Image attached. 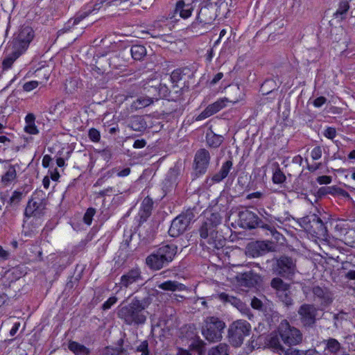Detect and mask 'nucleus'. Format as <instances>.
Wrapping results in <instances>:
<instances>
[{"label":"nucleus","instance_id":"f257e3e1","mask_svg":"<svg viewBox=\"0 0 355 355\" xmlns=\"http://www.w3.org/2000/svg\"><path fill=\"white\" fill-rule=\"evenodd\" d=\"M146 296L141 298L135 297L132 302L122 306L118 311V316L128 325H139L145 323L146 320V311L145 309L150 305L152 301L150 295L146 288H144Z\"/></svg>","mask_w":355,"mask_h":355},{"label":"nucleus","instance_id":"f03ea898","mask_svg":"<svg viewBox=\"0 0 355 355\" xmlns=\"http://www.w3.org/2000/svg\"><path fill=\"white\" fill-rule=\"evenodd\" d=\"M303 340L301 331L292 326L286 320H282L277 327V330L272 331L268 338L270 348L287 346L293 347L300 345Z\"/></svg>","mask_w":355,"mask_h":355},{"label":"nucleus","instance_id":"7ed1b4c3","mask_svg":"<svg viewBox=\"0 0 355 355\" xmlns=\"http://www.w3.org/2000/svg\"><path fill=\"white\" fill-rule=\"evenodd\" d=\"M178 248L174 244H162L146 258L148 268L157 271L167 267L177 254Z\"/></svg>","mask_w":355,"mask_h":355},{"label":"nucleus","instance_id":"20e7f679","mask_svg":"<svg viewBox=\"0 0 355 355\" xmlns=\"http://www.w3.org/2000/svg\"><path fill=\"white\" fill-rule=\"evenodd\" d=\"M225 327V322L223 320L216 316H209L202 322L201 333L209 343H218L222 340Z\"/></svg>","mask_w":355,"mask_h":355},{"label":"nucleus","instance_id":"39448f33","mask_svg":"<svg viewBox=\"0 0 355 355\" xmlns=\"http://www.w3.org/2000/svg\"><path fill=\"white\" fill-rule=\"evenodd\" d=\"M193 76V72L188 67L179 68L172 71L169 78L172 88L175 89V96L173 97L174 101L182 99L183 94L189 90V79Z\"/></svg>","mask_w":355,"mask_h":355},{"label":"nucleus","instance_id":"423d86ee","mask_svg":"<svg viewBox=\"0 0 355 355\" xmlns=\"http://www.w3.org/2000/svg\"><path fill=\"white\" fill-rule=\"evenodd\" d=\"M230 91L232 93L230 98H220L214 103L209 105L197 117V121L205 119L211 115L217 113L226 107L227 103L230 102L233 104L238 103L242 99L240 87L238 85L232 86Z\"/></svg>","mask_w":355,"mask_h":355},{"label":"nucleus","instance_id":"0eeeda50","mask_svg":"<svg viewBox=\"0 0 355 355\" xmlns=\"http://www.w3.org/2000/svg\"><path fill=\"white\" fill-rule=\"evenodd\" d=\"M239 217L242 227L249 229H254L259 227H261L268 230L270 235L274 236L277 240H278L279 237L281 236L273 226L265 223L256 214L248 209L239 211Z\"/></svg>","mask_w":355,"mask_h":355},{"label":"nucleus","instance_id":"6e6552de","mask_svg":"<svg viewBox=\"0 0 355 355\" xmlns=\"http://www.w3.org/2000/svg\"><path fill=\"white\" fill-rule=\"evenodd\" d=\"M301 226L318 239H327V228L322 219L315 214H311L300 219Z\"/></svg>","mask_w":355,"mask_h":355},{"label":"nucleus","instance_id":"1a4fd4ad","mask_svg":"<svg viewBox=\"0 0 355 355\" xmlns=\"http://www.w3.org/2000/svg\"><path fill=\"white\" fill-rule=\"evenodd\" d=\"M34 31L31 26H21L13 36L8 49L22 55L28 49L30 43L34 38Z\"/></svg>","mask_w":355,"mask_h":355},{"label":"nucleus","instance_id":"9d476101","mask_svg":"<svg viewBox=\"0 0 355 355\" xmlns=\"http://www.w3.org/2000/svg\"><path fill=\"white\" fill-rule=\"evenodd\" d=\"M251 325L246 320H238L232 322L228 329V339L234 347H240L244 338L250 335Z\"/></svg>","mask_w":355,"mask_h":355},{"label":"nucleus","instance_id":"9b49d317","mask_svg":"<svg viewBox=\"0 0 355 355\" xmlns=\"http://www.w3.org/2000/svg\"><path fill=\"white\" fill-rule=\"evenodd\" d=\"M42 191L36 192L28 201L24 216L26 218H40L45 214L48 200Z\"/></svg>","mask_w":355,"mask_h":355},{"label":"nucleus","instance_id":"f8f14e48","mask_svg":"<svg viewBox=\"0 0 355 355\" xmlns=\"http://www.w3.org/2000/svg\"><path fill=\"white\" fill-rule=\"evenodd\" d=\"M318 309L314 304H302L297 309L299 320L305 329H313L318 320Z\"/></svg>","mask_w":355,"mask_h":355},{"label":"nucleus","instance_id":"ddd939ff","mask_svg":"<svg viewBox=\"0 0 355 355\" xmlns=\"http://www.w3.org/2000/svg\"><path fill=\"white\" fill-rule=\"evenodd\" d=\"M217 17L214 6L211 3H206L201 6L196 20L192 22L191 27L196 29L198 27L206 28L213 24Z\"/></svg>","mask_w":355,"mask_h":355},{"label":"nucleus","instance_id":"4468645a","mask_svg":"<svg viewBox=\"0 0 355 355\" xmlns=\"http://www.w3.org/2000/svg\"><path fill=\"white\" fill-rule=\"evenodd\" d=\"M295 268V261L288 256H281L272 265V270L275 275L286 278L294 275Z\"/></svg>","mask_w":355,"mask_h":355},{"label":"nucleus","instance_id":"2eb2a0df","mask_svg":"<svg viewBox=\"0 0 355 355\" xmlns=\"http://www.w3.org/2000/svg\"><path fill=\"white\" fill-rule=\"evenodd\" d=\"M199 234L200 245L207 248L209 250L222 249L226 243V239L216 230L209 231L205 236L202 235V232H199Z\"/></svg>","mask_w":355,"mask_h":355},{"label":"nucleus","instance_id":"dca6fc26","mask_svg":"<svg viewBox=\"0 0 355 355\" xmlns=\"http://www.w3.org/2000/svg\"><path fill=\"white\" fill-rule=\"evenodd\" d=\"M100 3L95 4L89 3L83 10H80L74 18L71 19L68 21L67 26L68 28H71V24L74 26L78 24L81 20L87 17L90 13L94 11L98 10L101 8V5L105 4L106 6H111L116 2L120 1L119 0H99Z\"/></svg>","mask_w":355,"mask_h":355},{"label":"nucleus","instance_id":"f3484780","mask_svg":"<svg viewBox=\"0 0 355 355\" xmlns=\"http://www.w3.org/2000/svg\"><path fill=\"white\" fill-rule=\"evenodd\" d=\"M270 286L275 290L276 295L281 302L286 306L293 304L289 284L279 277H275L271 280Z\"/></svg>","mask_w":355,"mask_h":355},{"label":"nucleus","instance_id":"a211bd4d","mask_svg":"<svg viewBox=\"0 0 355 355\" xmlns=\"http://www.w3.org/2000/svg\"><path fill=\"white\" fill-rule=\"evenodd\" d=\"M210 159V154L205 148H200L197 150L194 157L196 177H198L206 173Z\"/></svg>","mask_w":355,"mask_h":355},{"label":"nucleus","instance_id":"6ab92c4d","mask_svg":"<svg viewBox=\"0 0 355 355\" xmlns=\"http://www.w3.org/2000/svg\"><path fill=\"white\" fill-rule=\"evenodd\" d=\"M311 291L313 295V300L320 307H327L332 303L334 299L333 294L328 288L314 286Z\"/></svg>","mask_w":355,"mask_h":355},{"label":"nucleus","instance_id":"aec40b11","mask_svg":"<svg viewBox=\"0 0 355 355\" xmlns=\"http://www.w3.org/2000/svg\"><path fill=\"white\" fill-rule=\"evenodd\" d=\"M144 280L142 272L139 266H135L125 272L120 278L119 284L121 287L128 288L132 284Z\"/></svg>","mask_w":355,"mask_h":355},{"label":"nucleus","instance_id":"412c9836","mask_svg":"<svg viewBox=\"0 0 355 355\" xmlns=\"http://www.w3.org/2000/svg\"><path fill=\"white\" fill-rule=\"evenodd\" d=\"M238 285L246 288L254 287L260 281V276L252 270L238 272L235 276Z\"/></svg>","mask_w":355,"mask_h":355},{"label":"nucleus","instance_id":"4be33fe9","mask_svg":"<svg viewBox=\"0 0 355 355\" xmlns=\"http://www.w3.org/2000/svg\"><path fill=\"white\" fill-rule=\"evenodd\" d=\"M218 299L224 303H230L234 307L237 308L241 313L247 315L249 318H250V316H252V314L250 313V309L245 303L236 297L223 292L218 295Z\"/></svg>","mask_w":355,"mask_h":355},{"label":"nucleus","instance_id":"5701e85b","mask_svg":"<svg viewBox=\"0 0 355 355\" xmlns=\"http://www.w3.org/2000/svg\"><path fill=\"white\" fill-rule=\"evenodd\" d=\"M233 162L231 159L227 160L223 163L222 166L219 171L215 173L211 178H207L206 179V184L211 187L215 183H219L226 178L232 168Z\"/></svg>","mask_w":355,"mask_h":355},{"label":"nucleus","instance_id":"b1692460","mask_svg":"<svg viewBox=\"0 0 355 355\" xmlns=\"http://www.w3.org/2000/svg\"><path fill=\"white\" fill-rule=\"evenodd\" d=\"M322 343L324 345V355H345V348L341 345L338 340L334 338H329L323 340Z\"/></svg>","mask_w":355,"mask_h":355},{"label":"nucleus","instance_id":"393cba45","mask_svg":"<svg viewBox=\"0 0 355 355\" xmlns=\"http://www.w3.org/2000/svg\"><path fill=\"white\" fill-rule=\"evenodd\" d=\"M126 125L133 131L144 132L148 128L144 116L132 115L126 121Z\"/></svg>","mask_w":355,"mask_h":355},{"label":"nucleus","instance_id":"a878e982","mask_svg":"<svg viewBox=\"0 0 355 355\" xmlns=\"http://www.w3.org/2000/svg\"><path fill=\"white\" fill-rule=\"evenodd\" d=\"M221 217L218 213H212L206 220L202 223L199 228V232H202V235L210 232L211 230H216V226L221 223Z\"/></svg>","mask_w":355,"mask_h":355},{"label":"nucleus","instance_id":"bb28decb","mask_svg":"<svg viewBox=\"0 0 355 355\" xmlns=\"http://www.w3.org/2000/svg\"><path fill=\"white\" fill-rule=\"evenodd\" d=\"M193 11V6L192 3H185L184 0H179L176 2L174 13L172 16L169 17L170 19L175 18L176 14L186 19L191 16Z\"/></svg>","mask_w":355,"mask_h":355},{"label":"nucleus","instance_id":"cd10ccee","mask_svg":"<svg viewBox=\"0 0 355 355\" xmlns=\"http://www.w3.org/2000/svg\"><path fill=\"white\" fill-rule=\"evenodd\" d=\"M182 218V217H179V216H178L172 220L168 230V234L171 236H179L182 234L188 227L189 225L185 223V221H183Z\"/></svg>","mask_w":355,"mask_h":355},{"label":"nucleus","instance_id":"c85d7f7f","mask_svg":"<svg viewBox=\"0 0 355 355\" xmlns=\"http://www.w3.org/2000/svg\"><path fill=\"white\" fill-rule=\"evenodd\" d=\"M110 67L115 69H122L126 67L127 60L123 51L113 53L108 59Z\"/></svg>","mask_w":355,"mask_h":355},{"label":"nucleus","instance_id":"c756f323","mask_svg":"<svg viewBox=\"0 0 355 355\" xmlns=\"http://www.w3.org/2000/svg\"><path fill=\"white\" fill-rule=\"evenodd\" d=\"M153 206V201L148 196L143 200L139 213L141 221H146L151 215Z\"/></svg>","mask_w":355,"mask_h":355},{"label":"nucleus","instance_id":"7c9ffc66","mask_svg":"<svg viewBox=\"0 0 355 355\" xmlns=\"http://www.w3.org/2000/svg\"><path fill=\"white\" fill-rule=\"evenodd\" d=\"M68 348L75 355H89L91 353L89 348L76 341L70 340Z\"/></svg>","mask_w":355,"mask_h":355},{"label":"nucleus","instance_id":"2f4dec72","mask_svg":"<svg viewBox=\"0 0 355 355\" xmlns=\"http://www.w3.org/2000/svg\"><path fill=\"white\" fill-rule=\"evenodd\" d=\"M223 140L224 138L222 135L215 134L212 130L206 134L207 144L211 148H218L223 142Z\"/></svg>","mask_w":355,"mask_h":355},{"label":"nucleus","instance_id":"473e14b6","mask_svg":"<svg viewBox=\"0 0 355 355\" xmlns=\"http://www.w3.org/2000/svg\"><path fill=\"white\" fill-rule=\"evenodd\" d=\"M271 249V243L269 241H257L252 245L253 257H258L270 251Z\"/></svg>","mask_w":355,"mask_h":355},{"label":"nucleus","instance_id":"72a5a7b5","mask_svg":"<svg viewBox=\"0 0 355 355\" xmlns=\"http://www.w3.org/2000/svg\"><path fill=\"white\" fill-rule=\"evenodd\" d=\"M158 288L167 291H184L186 286L176 281L168 280L158 285Z\"/></svg>","mask_w":355,"mask_h":355},{"label":"nucleus","instance_id":"f704fd0d","mask_svg":"<svg viewBox=\"0 0 355 355\" xmlns=\"http://www.w3.org/2000/svg\"><path fill=\"white\" fill-rule=\"evenodd\" d=\"M166 29V24L160 21H156L152 24L148 33L153 37H159L165 35Z\"/></svg>","mask_w":355,"mask_h":355},{"label":"nucleus","instance_id":"c9c22d12","mask_svg":"<svg viewBox=\"0 0 355 355\" xmlns=\"http://www.w3.org/2000/svg\"><path fill=\"white\" fill-rule=\"evenodd\" d=\"M229 354L230 347L226 343H219L211 347L207 353L208 355H229Z\"/></svg>","mask_w":355,"mask_h":355},{"label":"nucleus","instance_id":"e433bc0d","mask_svg":"<svg viewBox=\"0 0 355 355\" xmlns=\"http://www.w3.org/2000/svg\"><path fill=\"white\" fill-rule=\"evenodd\" d=\"M10 52L6 56V58L3 60L2 62V69L8 70L11 68L14 62L21 56L18 53L10 50Z\"/></svg>","mask_w":355,"mask_h":355},{"label":"nucleus","instance_id":"4c0bfd02","mask_svg":"<svg viewBox=\"0 0 355 355\" xmlns=\"http://www.w3.org/2000/svg\"><path fill=\"white\" fill-rule=\"evenodd\" d=\"M24 196L25 194L23 193V191L18 190L14 191L9 200L8 201V206L6 208L8 207L17 208Z\"/></svg>","mask_w":355,"mask_h":355},{"label":"nucleus","instance_id":"58836bf2","mask_svg":"<svg viewBox=\"0 0 355 355\" xmlns=\"http://www.w3.org/2000/svg\"><path fill=\"white\" fill-rule=\"evenodd\" d=\"M349 9V3L347 0H341L338 3V8L334 14L335 18L343 19Z\"/></svg>","mask_w":355,"mask_h":355},{"label":"nucleus","instance_id":"ea45409f","mask_svg":"<svg viewBox=\"0 0 355 355\" xmlns=\"http://www.w3.org/2000/svg\"><path fill=\"white\" fill-rule=\"evenodd\" d=\"M130 53L134 60H141L146 55V49L142 45H133Z\"/></svg>","mask_w":355,"mask_h":355},{"label":"nucleus","instance_id":"a19ab883","mask_svg":"<svg viewBox=\"0 0 355 355\" xmlns=\"http://www.w3.org/2000/svg\"><path fill=\"white\" fill-rule=\"evenodd\" d=\"M272 350L279 354L284 355H300V349L293 348V347L281 346L276 347H271Z\"/></svg>","mask_w":355,"mask_h":355},{"label":"nucleus","instance_id":"79ce46f5","mask_svg":"<svg viewBox=\"0 0 355 355\" xmlns=\"http://www.w3.org/2000/svg\"><path fill=\"white\" fill-rule=\"evenodd\" d=\"M173 90V92L172 93V92L168 89V87L166 85L160 84L158 90L159 96L160 98H166L169 101H174L173 99V97L175 96V89Z\"/></svg>","mask_w":355,"mask_h":355},{"label":"nucleus","instance_id":"37998d69","mask_svg":"<svg viewBox=\"0 0 355 355\" xmlns=\"http://www.w3.org/2000/svg\"><path fill=\"white\" fill-rule=\"evenodd\" d=\"M17 176L15 168L13 165H10L6 173L2 176L1 182L8 184L15 180Z\"/></svg>","mask_w":355,"mask_h":355},{"label":"nucleus","instance_id":"c03bdc74","mask_svg":"<svg viewBox=\"0 0 355 355\" xmlns=\"http://www.w3.org/2000/svg\"><path fill=\"white\" fill-rule=\"evenodd\" d=\"M286 180V176L284 173L281 171L279 168H276L272 175V182L275 184H282Z\"/></svg>","mask_w":355,"mask_h":355},{"label":"nucleus","instance_id":"a18cd8bd","mask_svg":"<svg viewBox=\"0 0 355 355\" xmlns=\"http://www.w3.org/2000/svg\"><path fill=\"white\" fill-rule=\"evenodd\" d=\"M96 209L89 207L86 210L83 216V221L85 224L89 225L92 224L94 216L96 214Z\"/></svg>","mask_w":355,"mask_h":355},{"label":"nucleus","instance_id":"49530a36","mask_svg":"<svg viewBox=\"0 0 355 355\" xmlns=\"http://www.w3.org/2000/svg\"><path fill=\"white\" fill-rule=\"evenodd\" d=\"M135 351L141 352V355H150L148 340L142 341L138 346H137Z\"/></svg>","mask_w":355,"mask_h":355},{"label":"nucleus","instance_id":"de8ad7c7","mask_svg":"<svg viewBox=\"0 0 355 355\" xmlns=\"http://www.w3.org/2000/svg\"><path fill=\"white\" fill-rule=\"evenodd\" d=\"M179 217H182V219L183 221H185V223L189 225L191 222L193 220L195 215L192 210L188 209L185 212L182 213L179 215Z\"/></svg>","mask_w":355,"mask_h":355},{"label":"nucleus","instance_id":"09e8293b","mask_svg":"<svg viewBox=\"0 0 355 355\" xmlns=\"http://www.w3.org/2000/svg\"><path fill=\"white\" fill-rule=\"evenodd\" d=\"M345 313L344 312H340L339 313H335L333 316V319H334V327L336 328V329H339L341 326V322L340 321L343 320L345 318H344V315Z\"/></svg>","mask_w":355,"mask_h":355},{"label":"nucleus","instance_id":"8fccbe9b","mask_svg":"<svg viewBox=\"0 0 355 355\" xmlns=\"http://www.w3.org/2000/svg\"><path fill=\"white\" fill-rule=\"evenodd\" d=\"M88 136L89 138L94 142H98L101 139L100 132L95 128H91L89 130Z\"/></svg>","mask_w":355,"mask_h":355},{"label":"nucleus","instance_id":"3c124183","mask_svg":"<svg viewBox=\"0 0 355 355\" xmlns=\"http://www.w3.org/2000/svg\"><path fill=\"white\" fill-rule=\"evenodd\" d=\"M322 154V147L317 146L313 148L311 152V157L313 160H318L321 158Z\"/></svg>","mask_w":355,"mask_h":355},{"label":"nucleus","instance_id":"603ef678","mask_svg":"<svg viewBox=\"0 0 355 355\" xmlns=\"http://www.w3.org/2000/svg\"><path fill=\"white\" fill-rule=\"evenodd\" d=\"M117 297L115 296L110 297L102 305L101 308L103 311L110 309L116 302Z\"/></svg>","mask_w":355,"mask_h":355},{"label":"nucleus","instance_id":"864d4df0","mask_svg":"<svg viewBox=\"0 0 355 355\" xmlns=\"http://www.w3.org/2000/svg\"><path fill=\"white\" fill-rule=\"evenodd\" d=\"M101 355H119L118 348L110 346L105 347L102 349Z\"/></svg>","mask_w":355,"mask_h":355},{"label":"nucleus","instance_id":"5fc2aeb1","mask_svg":"<svg viewBox=\"0 0 355 355\" xmlns=\"http://www.w3.org/2000/svg\"><path fill=\"white\" fill-rule=\"evenodd\" d=\"M39 85V83L36 80L26 82L23 85V89L26 92H31Z\"/></svg>","mask_w":355,"mask_h":355},{"label":"nucleus","instance_id":"6e6d98bb","mask_svg":"<svg viewBox=\"0 0 355 355\" xmlns=\"http://www.w3.org/2000/svg\"><path fill=\"white\" fill-rule=\"evenodd\" d=\"M153 100L150 98H141L137 100L136 103H138L139 108L145 107L153 103Z\"/></svg>","mask_w":355,"mask_h":355},{"label":"nucleus","instance_id":"4d7b16f0","mask_svg":"<svg viewBox=\"0 0 355 355\" xmlns=\"http://www.w3.org/2000/svg\"><path fill=\"white\" fill-rule=\"evenodd\" d=\"M24 130L30 135H37L39 132L35 123L26 125Z\"/></svg>","mask_w":355,"mask_h":355},{"label":"nucleus","instance_id":"13d9d810","mask_svg":"<svg viewBox=\"0 0 355 355\" xmlns=\"http://www.w3.org/2000/svg\"><path fill=\"white\" fill-rule=\"evenodd\" d=\"M324 136L329 139H333L336 136V128L328 127L324 132Z\"/></svg>","mask_w":355,"mask_h":355},{"label":"nucleus","instance_id":"bf43d9fd","mask_svg":"<svg viewBox=\"0 0 355 355\" xmlns=\"http://www.w3.org/2000/svg\"><path fill=\"white\" fill-rule=\"evenodd\" d=\"M316 180L320 184H328L331 182L332 178L331 176L322 175L318 177Z\"/></svg>","mask_w":355,"mask_h":355},{"label":"nucleus","instance_id":"052dcab7","mask_svg":"<svg viewBox=\"0 0 355 355\" xmlns=\"http://www.w3.org/2000/svg\"><path fill=\"white\" fill-rule=\"evenodd\" d=\"M251 306L254 309L260 310L262 308L263 303L259 299L254 297L252 299Z\"/></svg>","mask_w":355,"mask_h":355},{"label":"nucleus","instance_id":"680f3d73","mask_svg":"<svg viewBox=\"0 0 355 355\" xmlns=\"http://www.w3.org/2000/svg\"><path fill=\"white\" fill-rule=\"evenodd\" d=\"M101 155L104 158L105 160L108 161L109 159H111L112 156V152L110 148H106L101 152Z\"/></svg>","mask_w":355,"mask_h":355},{"label":"nucleus","instance_id":"e2e57ef3","mask_svg":"<svg viewBox=\"0 0 355 355\" xmlns=\"http://www.w3.org/2000/svg\"><path fill=\"white\" fill-rule=\"evenodd\" d=\"M327 101V98L324 96H320L316 98L313 101V105L316 107H320Z\"/></svg>","mask_w":355,"mask_h":355},{"label":"nucleus","instance_id":"0e129e2a","mask_svg":"<svg viewBox=\"0 0 355 355\" xmlns=\"http://www.w3.org/2000/svg\"><path fill=\"white\" fill-rule=\"evenodd\" d=\"M146 145V141L144 139H137L133 144L135 148H142Z\"/></svg>","mask_w":355,"mask_h":355},{"label":"nucleus","instance_id":"69168bd1","mask_svg":"<svg viewBox=\"0 0 355 355\" xmlns=\"http://www.w3.org/2000/svg\"><path fill=\"white\" fill-rule=\"evenodd\" d=\"M113 191V187H109L103 190L100 191L97 193V197H104L109 196L111 192Z\"/></svg>","mask_w":355,"mask_h":355},{"label":"nucleus","instance_id":"338daca9","mask_svg":"<svg viewBox=\"0 0 355 355\" xmlns=\"http://www.w3.org/2000/svg\"><path fill=\"white\" fill-rule=\"evenodd\" d=\"M336 187H322L320 189L319 192L321 194H327V193H334L335 192Z\"/></svg>","mask_w":355,"mask_h":355},{"label":"nucleus","instance_id":"774afa93","mask_svg":"<svg viewBox=\"0 0 355 355\" xmlns=\"http://www.w3.org/2000/svg\"><path fill=\"white\" fill-rule=\"evenodd\" d=\"M345 278L348 280H355V270H349L345 274Z\"/></svg>","mask_w":355,"mask_h":355}]
</instances>
